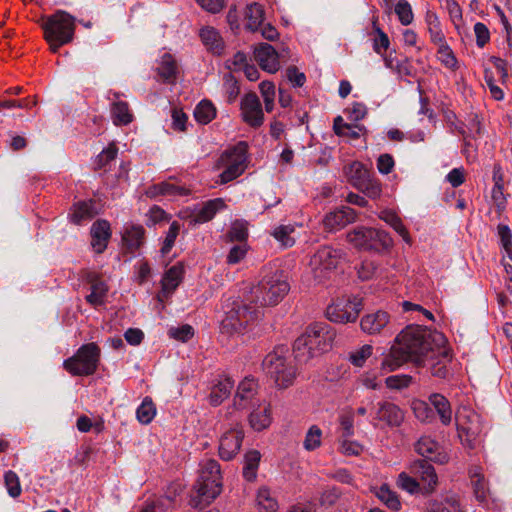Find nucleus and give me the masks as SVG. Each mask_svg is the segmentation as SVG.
Segmentation results:
<instances>
[{
    "instance_id": "nucleus-1",
    "label": "nucleus",
    "mask_w": 512,
    "mask_h": 512,
    "mask_svg": "<svg viewBox=\"0 0 512 512\" xmlns=\"http://www.w3.org/2000/svg\"><path fill=\"white\" fill-rule=\"evenodd\" d=\"M439 342H444L443 334L433 336L422 326H407L397 335L388 353L384 354L381 369L395 371L408 362L420 367L426 363L427 357H433Z\"/></svg>"
},
{
    "instance_id": "nucleus-2",
    "label": "nucleus",
    "mask_w": 512,
    "mask_h": 512,
    "mask_svg": "<svg viewBox=\"0 0 512 512\" xmlns=\"http://www.w3.org/2000/svg\"><path fill=\"white\" fill-rule=\"evenodd\" d=\"M290 285L284 272L276 267L264 266L261 280L253 286L248 300L260 307L274 306L287 295Z\"/></svg>"
},
{
    "instance_id": "nucleus-3",
    "label": "nucleus",
    "mask_w": 512,
    "mask_h": 512,
    "mask_svg": "<svg viewBox=\"0 0 512 512\" xmlns=\"http://www.w3.org/2000/svg\"><path fill=\"white\" fill-rule=\"evenodd\" d=\"M222 491V475L219 463L214 459L206 460L200 470L199 477L193 486L189 505L203 508L210 504Z\"/></svg>"
},
{
    "instance_id": "nucleus-4",
    "label": "nucleus",
    "mask_w": 512,
    "mask_h": 512,
    "mask_svg": "<svg viewBox=\"0 0 512 512\" xmlns=\"http://www.w3.org/2000/svg\"><path fill=\"white\" fill-rule=\"evenodd\" d=\"M346 240L359 251L382 253L389 250L393 240L389 233L372 227L356 226L346 233Z\"/></svg>"
},
{
    "instance_id": "nucleus-5",
    "label": "nucleus",
    "mask_w": 512,
    "mask_h": 512,
    "mask_svg": "<svg viewBox=\"0 0 512 512\" xmlns=\"http://www.w3.org/2000/svg\"><path fill=\"white\" fill-rule=\"evenodd\" d=\"M101 350L94 343L83 344L76 353L64 360L63 367L73 376H89L96 372Z\"/></svg>"
},
{
    "instance_id": "nucleus-6",
    "label": "nucleus",
    "mask_w": 512,
    "mask_h": 512,
    "mask_svg": "<svg viewBox=\"0 0 512 512\" xmlns=\"http://www.w3.org/2000/svg\"><path fill=\"white\" fill-rule=\"evenodd\" d=\"M263 367L278 388L291 386L296 378L297 371L293 363L276 352L269 353L264 358Z\"/></svg>"
},
{
    "instance_id": "nucleus-7",
    "label": "nucleus",
    "mask_w": 512,
    "mask_h": 512,
    "mask_svg": "<svg viewBox=\"0 0 512 512\" xmlns=\"http://www.w3.org/2000/svg\"><path fill=\"white\" fill-rule=\"evenodd\" d=\"M260 310L250 304L233 302L225 317L221 321V330L226 333H240L245 327L257 320Z\"/></svg>"
},
{
    "instance_id": "nucleus-8",
    "label": "nucleus",
    "mask_w": 512,
    "mask_h": 512,
    "mask_svg": "<svg viewBox=\"0 0 512 512\" xmlns=\"http://www.w3.org/2000/svg\"><path fill=\"white\" fill-rule=\"evenodd\" d=\"M46 41L61 39L60 44H67L73 40L75 24L74 17L63 10H58L47 17L42 24Z\"/></svg>"
},
{
    "instance_id": "nucleus-9",
    "label": "nucleus",
    "mask_w": 512,
    "mask_h": 512,
    "mask_svg": "<svg viewBox=\"0 0 512 512\" xmlns=\"http://www.w3.org/2000/svg\"><path fill=\"white\" fill-rule=\"evenodd\" d=\"M346 253L343 249L323 246L310 259V267L314 278L321 282L328 277V274L334 270L338 264L345 258Z\"/></svg>"
},
{
    "instance_id": "nucleus-10",
    "label": "nucleus",
    "mask_w": 512,
    "mask_h": 512,
    "mask_svg": "<svg viewBox=\"0 0 512 512\" xmlns=\"http://www.w3.org/2000/svg\"><path fill=\"white\" fill-rule=\"evenodd\" d=\"M246 159L245 142H240L225 151L220 157V163L225 166L224 171L219 175L220 183L226 184L242 175L246 169Z\"/></svg>"
},
{
    "instance_id": "nucleus-11",
    "label": "nucleus",
    "mask_w": 512,
    "mask_h": 512,
    "mask_svg": "<svg viewBox=\"0 0 512 512\" xmlns=\"http://www.w3.org/2000/svg\"><path fill=\"white\" fill-rule=\"evenodd\" d=\"M361 310L360 298H341L326 308V317L331 322L345 324L356 321Z\"/></svg>"
},
{
    "instance_id": "nucleus-12",
    "label": "nucleus",
    "mask_w": 512,
    "mask_h": 512,
    "mask_svg": "<svg viewBox=\"0 0 512 512\" xmlns=\"http://www.w3.org/2000/svg\"><path fill=\"white\" fill-rule=\"evenodd\" d=\"M303 335L308 338L306 340L311 350L318 356L331 349L336 332L325 322H315L307 326Z\"/></svg>"
},
{
    "instance_id": "nucleus-13",
    "label": "nucleus",
    "mask_w": 512,
    "mask_h": 512,
    "mask_svg": "<svg viewBox=\"0 0 512 512\" xmlns=\"http://www.w3.org/2000/svg\"><path fill=\"white\" fill-rule=\"evenodd\" d=\"M241 114L243 121L253 128H258L263 124L262 105L255 93H248L242 98Z\"/></svg>"
},
{
    "instance_id": "nucleus-14",
    "label": "nucleus",
    "mask_w": 512,
    "mask_h": 512,
    "mask_svg": "<svg viewBox=\"0 0 512 512\" xmlns=\"http://www.w3.org/2000/svg\"><path fill=\"white\" fill-rule=\"evenodd\" d=\"M373 409L374 419L384 422L389 427H399L404 421V411L393 402L379 401Z\"/></svg>"
},
{
    "instance_id": "nucleus-15",
    "label": "nucleus",
    "mask_w": 512,
    "mask_h": 512,
    "mask_svg": "<svg viewBox=\"0 0 512 512\" xmlns=\"http://www.w3.org/2000/svg\"><path fill=\"white\" fill-rule=\"evenodd\" d=\"M244 439L242 429L234 428L224 433L219 441V456L224 461L233 459L239 452Z\"/></svg>"
},
{
    "instance_id": "nucleus-16",
    "label": "nucleus",
    "mask_w": 512,
    "mask_h": 512,
    "mask_svg": "<svg viewBox=\"0 0 512 512\" xmlns=\"http://www.w3.org/2000/svg\"><path fill=\"white\" fill-rule=\"evenodd\" d=\"M428 358L429 359H427L426 363L420 367H427L433 377H437L439 379H446L449 377L450 371L447 364L450 361L451 356L448 349L437 345L433 357L429 356Z\"/></svg>"
},
{
    "instance_id": "nucleus-17",
    "label": "nucleus",
    "mask_w": 512,
    "mask_h": 512,
    "mask_svg": "<svg viewBox=\"0 0 512 512\" xmlns=\"http://www.w3.org/2000/svg\"><path fill=\"white\" fill-rule=\"evenodd\" d=\"M258 383L254 378H245L238 385L233 405L238 410L247 409L255 405Z\"/></svg>"
},
{
    "instance_id": "nucleus-18",
    "label": "nucleus",
    "mask_w": 512,
    "mask_h": 512,
    "mask_svg": "<svg viewBox=\"0 0 512 512\" xmlns=\"http://www.w3.org/2000/svg\"><path fill=\"white\" fill-rule=\"evenodd\" d=\"M357 213L348 206H343L328 214L323 219L325 229L335 231L344 228L356 220Z\"/></svg>"
},
{
    "instance_id": "nucleus-19",
    "label": "nucleus",
    "mask_w": 512,
    "mask_h": 512,
    "mask_svg": "<svg viewBox=\"0 0 512 512\" xmlns=\"http://www.w3.org/2000/svg\"><path fill=\"white\" fill-rule=\"evenodd\" d=\"M430 461L431 460L427 459H418L413 461L410 465V472L420 478L427 492H432L438 481L437 474Z\"/></svg>"
},
{
    "instance_id": "nucleus-20",
    "label": "nucleus",
    "mask_w": 512,
    "mask_h": 512,
    "mask_svg": "<svg viewBox=\"0 0 512 512\" xmlns=\"http://www.w3.org/2000/svg\"><path fill=\"white\" fill-rule=\"evenodd\" d=\"M255 60L268 73H276L280 68L278 53L268 43L259 44L254 50Z\"/></svg>"
},
{
    "instance_id": "nucleus-21",
    "label": "nucleus",
    "mask_w": 512,
    "mask_h": 512,
    "mask_svg": "<svg viewBox=\"0 0 512 512\" xmlns=\"http://www.w3.org/2000/svg\"><path fill=\"white\" fill-rule=\"evenodd\" d=\"M90 234L93 250L98 254L103 253L111 237L110 223L103 219L95 221L91 226Z\"/></svg>"
},
{
    "instance_id": "nucleus-22",
    "label": "nucleus",
    "mask_w": 512,
    "mask_h": 512,
    "mask_svg": "<svg viewBox=\"0 0 512 512\" xmlns=\"http://www.w3.org/2000/svg\"><path fill=\"white\" fill-rule=\"evenodd\" d=\"M390 316L387 312L379 310L377 312L365 315L360 322L364 333L374 335L379 334L389 323Z\"/></svg>"
},
{
    "instance_id": "nucleus-23",
    "label": "nucleus",
    "mask_w": 512,
    "mask_h": 512,
    "mask_svg": "<svg viewBox=\"0 0 512 512\" xmlns=\"http://www.w3.org/2000/svg\"><path fill=\"white\" fill-rule=\"evenodd\" d=\"M184 272V265L181 262L176 263L165 272L161 280V293L164 297H169L177 289L183 280Z\"/></svg>"
},
{
    "instance_id": "nucleus-24",
    "label": "nucleus",
    "mask_w": 512,
    "mask_h": 512,
    "mask_svg": "<svg viewBox=\"0 0 512 512\" xmlns=\"http://www.w3.org/2000/svg\"><path fill=\"white\" fill-rule=\"evenodd\" d=\"M226 207L222 198H215L203 204V206L193 215L191 223H205L213 219L216 213Z\"/></svg>"
},
{
    "instance_id": "nucleus-25",
    "label": "nucleus",
    "mask_w": 512,
    "mask_h": 512,
    "mask_svg": "<svg viewBox=\"0 0 512 512\" xmlns=\"http://www.w3.org/2000/svg\"><path fill=\"white\" fill-rule=\"evenodd\" d=\"M145 229L141 225H128L123 233L122 240L126 249L134 253L144 243Z\"/></svg>"
},
{
    "instance_id": "nucleus-26",
    "label": "nucleus",
    "mask_w": 512,
    "mask_h": 512,
    "mask_svg": "<svg viewBox=\"0 0 512 512\" xmlns=\"http://www.w3.org/2000/svg\"><path fill=\"white\" fill-rule=\"evenodd\" d=\"M234 382L228 378L223 377L215 381L211 387L209 395V402L212 406L220 405L225 399H227L233 389Z\"/></svg>"
},
{
    "instance_id": "nucleus-27",
    "label": "nucleus",
    "mask_w": 512,
    "mask_h": 512,
    "mask_svg": "<svg viewBox=\"0 0 512 512\" xmlns=\"http://www.w3.org/2000/svg\"><path fill=\"white\" fill-rule=\"evenodd\" d=\"M344 173L348 182L358 189L371 176V173L363 163L354 161L344 167Z\"/></svg>"
},
{
    "instance_id": "nucleus-28",
    "label": "nucleus",
    "mask_w": 512,
    "mask_h": 512,
    "mask_svg": "<svg viewBox=\"0 0 512 512\" xmlns=\"http://www.w3.org/2000/svg\"><path fill=\"white\" fill-rule=\"evenodd\" d=\"M98 212L95 208V201H79L73 205L70 219L74 224H81L83 221L92 219Z\"/></svg>"
},
{
    "instance_id": "nucleus-29",
    "label": "nucleus",
    "mask_w": 512,
    "mask_h": 512,
    "mask_svg": "<svg viewBox=\"0 0 512 512\" xmlns=\"http://www.w3.org/2000/svg\"><path fill=\"white\" fill-rule=\"evenodd\" d=\"M429 402L439 415L440 421L444 426H448L452 421V408L449 400L442 394L433 393L429 396Z\"/></svg>"
},
{
    "instance_id": "nucleus-30",
    "label": "nucleus",
    "mask_w": 512,
    "mask_h": 512,
    "mask_svg": "<svg viewBox=\"0 0 512 512\" xmlns=\"http://www.w3.org/2000/svg\"><path fill=\"white\" fill-rule=\"evenodd\" d=\"M158 76L165 83H174L177 74V63L170 53H164L156 68Z\"/></svg>"
},
{
    "instance_id": "nucleus-31",
    "label": "nucleus",
    "mask_w": 512,
    "mask_h": 512,
    "mask_svg": "<svg viewBox=\"0 0 512 512\" xmlns=\"http://www.w3.org/2000/svg\"><path fill=\"white\" fill-rule=\"evenodd\" d=\"M469 475L475 498L481 503L485 502L489 488L484 475L481 473V469L479 467H473L469 470Z\"/></svg>"
},
{
    "instance_id": "nucleus-32",
    "label": "nucleus",
    "mask_w": 512,
    "mask_h": 512,
    "mask_svg": "<svg viewBox=\"0 0 512 512\" xmlns=\"http://www.w3.org/2000/svg\"><path fill=\"white\" fill-rule=\"evenodd\" d=\"M200 38L203 44L212 53L220 55L224 50V42L219 32L212 27H205L200 31Z\"/></svg>"
},
{
    "instance_id": "nucleus-33",
    "label": "nucleus",
    "mask_w": 512,
    "mask_h": 512,
    "mask_svg": "<svg viewBox=\"0 0 512 512\" xmlns=\"http://www.w3.org/2000/svg\"><path fill=\"white\" fill-rule=\"evenodd\" d=\"M272 422L271 407L269 405L253 410L249 415V423L255 431L267 429Z\"/></svg>"
},
{
    "instance_id": "nucleus-34",
    "label": "nucleus",
    "mask_w": 512,
    "mask_h": 512,
    "mask_svg": "<svg viewBox=\"0 0 512 512\" xmlns=\"http://www.w3.org/2000/svg\"><path fill=\"white\" fill-rule=\"evenodd\" d=\"M439 448V444L427 436L421 437L415 444L416 452L431 461H441L440 454L437 453Z\"/></svg>"
},
{
    "instance_id": "nucleus-35",
    "label": "nucleus",
    "mask_w": 512,
    "mask_h": 512,
    "mask_svg": "<svg viewBox=\"0 0 512 512\" xmlns=\"http://www.w3.org/2000/svg\"><path fill=\"white\" fill-rule=\"evenodd\" d=\"M264 8L259 3H252L247 6L245 16L248 20L246 28L252 32L257 31L264 21Z\"/></svg>"
},
{
    "instance_id": "nucleus-36",
    "label": "nucleus",
    "mask_w": 512,
    "mask_h": 512,
    "mask_svg": "<svg viewBox=\"0 0 512 512\" xmlns=\"http://www.w3.org/2000/svg\"><path fill=\"white\" fill-rule=\"evenodd\" d=\"M379 218L390 225L405 242H410L409 233L406 227L404 226L401 218L394 211L385 209L380 212Z\"/></svg>"
},
{
    "instance_id": "nucleus-37",
    "label": "nucleus",
    "mask_w": 512,
    "mask_h": 512,
    "mask_svg": "<svg viewBox=\"0 0 512 512\" xmlns=\"http://www.w3.org/2000/svg\"><path fill=\"white\" fill-rule=\"evenodd\" d=\"M118 154V148L115 143H111L95 159L94 169L107 172L111 169L112 163Z\"/></svg>"
},
{
    "instance_id": "nucleus-38",
    "label": "nucleus",
    "mask_w": 512,
    "mask_h": 512,
    "mask_svg": "<svg viewBox=\"0 0 512 512\" xmlns=\"http://www.w3.org/2000/svg\"><path fill=\"white\" fill-rule=\"evenodd\" d=\"M261 454L257 450H250L244 455L243 476L248 481L256 479Z\"/></svg>"
},
{
    "instance_id": "nucleus-39",
    "label": "nucleus",
    "mask_w": 512,
    "mask_h": 512,
    "mask_svg": "<svg viewBox=\"0 0 512 512\" xmlns=\"http://www.w3.org/2000/svg\"><path fill=\"white\" fill-rule=\"evenodd\" d=\"M307 337H304V335H300L293 344V352L295 359L299 363H306L310 359L316 357L315 352L311 350V346L307 342Z\"/></svg>"
},
{
    "instance_id": "nucleus-40",
    "label": "nucleus",
    "mask_w": 512,
    "mask_h": 512,
    "mask_svg": "<svg viewBox=\"0 0 512 512\" xmlns=\"http://www.w3.org/2000/svg\"><path fill=\"white\" fill-rule=\"evenodd\" d=\"M377 498L383 502L389 509L398 511L401 503L396 492L392 491L387 484L381 485L375 492Z\"/></svg>"
},
{
    "instance_id": "nucleus-41",
    "label": "nucleus",
    "mask_w": 512,
    "mask_h": 512,
    "mask_svg": "<svg viewBox=\"0 0 512 512\" xmlns=\"http://www.w3.org/2000/svg\"><path fill=\"white\" fill-rule=\"evenodd\" d=\"M411 408L415 417L423 423H433L435 420L434 410L423 400H413Z\"/></svg>"
},
{
    "instance_id": "nucleus-42",
    "label": "nucleus",
    "mask_w": 512,
    "mask_h": 512,
    "mask_svg": "<svg viewBox=\"0 0 512 512\" xmlns=\"http://www.w3.org/2000/svg\"><path fill=\"white\" fill-rule=\"evenodd\" d=\"M194 117L200 124H208L216 117V109L208 100H202L194 110Z\"/></svg>"
},
{
    "instance_id": "nucleus-43",
    "label": "nucleus",
    "mask_w": 512,
    "mask_h": 512,
    "mask_svg": "<svg viewBox=\"0 0 512 512\" xmlns=\"http://www.w3.org/2000/svg\"><path fill=\"white\" fill-rule=\"evenodd\" d=\"M295 232V227L291 224L278 225L276 226L271 235L281 244L283 247H292L295 244V239L292 234Z\"/></svg>"
},
{
    "instance_id": "nucleus-44",
    "label": "nucleus",
    "mask_w": 512,
    "mask_h": 512,
    "mask_svg": "<svg viewBox=\"0 0 512 512\" xmlns=\"http://www.w3.org/2000/svg\"><path fill=\"white\" fill-rule=\"evenodd\" d=\"M111 114L115 125H127L132 122V114L126 102L118 101L113 103Z\"/></svg>"
},
{
    "instance_id": "nucleus-45",
    "label": "nucleus",
    "mask_w": 512,
    "mask_h": 512,
    "mask_svg": "<svg viewBox=\"0 0 512 512\" xmlns=\"http://www.w3.org/2000/svg\"><path fill=\"white\" fill-rule=\"evenodd\" d=\"M156 415V407L150 397H145L136 410V417L142 424H149Z\"/></svg>"
},
{
    "instance_id": "nucleus-46",
    "label": "nucleus",
    "mask_w": 512,
    "mask_h": 512,
    "mask_svg": "<svg viewBox=\"0 0 512 512\" xmlns=\"http://www.w3.org/2000/svg\"><path fill=\"white\" fill-rule=\"evenodd\" d=\"M107 292L108 286L104 281L96 282L91 286V293L85 299L94 307L101 306L105 303Z\"/></svg>"
},
{
    "instance_id": "nucleus-47",
    "label": "nucleus",
    "mask_w": 512,
    "mask_h": 512,
    "mask_svg": "<svg viewBox=\"0 0 512 512\" xmlns=\"http://www.w3.org/2000/svg\"><path fill=\"white\" fill-rule=\"evenodd\" d=\"M377 17H373L372 25L377 37L373 39V50L382 55L389 48L390 41L388 35L378 26Z\"/></svg>"
},
{
    "instance_id": "nucleus-48",
    "label": "nucleus",
    "mask_w": 512,
    "mask_h": 512,
    "mask_svg": "<svg viewBox=\"0 0 512 512\" xmlns=\"http://www.w3.org/2000/svg\"><path fill=\"white\" fill-rule=\"evenodd\" d=\"M257 503L260 509L265 512H276L278 509L277 501L271 496L268 488H261L257 494Z\"/></svg>"
},
{
    "instance_id": "nucleus-49",
    "label": "nucleus",
    "mask_w": 512,
    "mask_h": 512,
    "mask_svg": "<svg viewBox=\"0 0 512 512\" xmlns=\"http://www.w3.org/2000/svg\"><path fill=\"white\" fill-rule=\"evenodd\" d=\"M358 190L371 199H377L381 196L382 186L380 181L371 174V176L363 183V186L359 187Z\"/></svg>"
},
{
    "instance_id": "nucleus-50",
    "label": "nucleus",
    "mask_w": 512,
    "mask_h": 512,
    "mask_svg": "<svg viewBox=\"0 0 512 512\" xmlns=\"http://www.w3.org/2000/svg\"><path fill=\"white\" fill-rule=\"evenodd\" d=\"M373 347L369 344H365L362 347L351 351L348 359L356 367H362L366 360L372 355Z\"/></svg>"
},
{
    "instance_id": "nucleus-51",
    "label": "nucleus",
    "mask_w": 512,
    "mask_h": 512,
    "mask_svg": "<svg viewBox=\"0 0 512 512\" xmlns=\"http://www.w3.org/2000/svg\"><path fill=\"white\" fill-rule=\"evenodd\" d=\"M322 431L321 429L313 425L309 428L306 433L303 446L307 451H313L321 445Z\"/></svg>"
},
{
    "instance_id": "nucleus-52",
    "label": "nucleus",
    "mask_w": 512,
    "mask_h": 512,
    "mask_svg": "<svg viewBox=\"0 0 512 512\" xmlns=\"http://www.w3.org/2000/svg\"><path fill=\"white\" fill-rule=\"evenodd\" d=\"M438 54H439V60L445 67H447L453 71L458 68L457 58L455 57L452 49L449 47V45L447 43L441 44L439 46Z\"/></svg>"
},
{
    "instance_id": "nucleus-53",
    "label": "nucleus",
    "mask_w": 512,
    "mask_h": 512,
    "mask_svg": "<svg viewBox=\"0 0 512 512\" xmlns=\"http://www.w3.org/2000/svg\"><path fill=\"white\" fill-rule=\"evenodd\" d=\"M395 13L402 25H409L413 21V11L407 0H399L395 6Z\"/></svg>"
},
{
    "instance_id": "nucleus-54",
    "label": "nucleus",
    "mask_w": 512,
    "mask_h": 512,
    "mask_svg": "<svg viewBox=\"0 0 512 512\" xmlns=\"http://www.w3.org/2000/svg\"><path fill=\"white\" fill-rule=\"evenodd\" d=\"M230 241H237L239 243H246L248 237V229L245 222L236 221L232 224L231 228L227 233Z\"/></svg>"
},
{
    "instance_id": "nucleus-55",
    "label": "nucleus",
    "mask_w": 512,
    "mask_h": 512,
    "mask_svg": "<svg viewBox=\"0 0 512 512\" xmlns=\"http://www.w3.org/2000/svg\"><path fill=\"white\" fill-rule=\"evenodd\" d=\"M180 228H181V225L177 221H173L170 224V227H169L168 232H167V234L165 236L163 245L161 247V253L163 255H166V254H168L171 251L172 247L175 244V240H176V238H177V236L179 234Z\"/></svg>"
},
{
    "instance_id": "nucleus-56",
    "label": "nucleus",
    "mask_w": 512,
    "mask_h": 512,
    "mask_svg": "<svg viewBox=\"0 0 512 512\" xmlns=\"http://www.w3.org/2000/svg\"><path fill=\"white\" fill-rule=\"evenodd\" d=\"M4 482H5V486L7 488V492L11 497L16 498V497L20 496L22 489H21L19 477L15 472H13V471L6 472L4 475Z\"/></svg>"
},
{
    "instance_id": "nucleus-57",
    "label": "nucleus",
    "mask_w": 512,
    "mask_h": 512,
    "mask_svg": "<svg viewBox=\"0 0 512 512\" xmlns=\"http://www.w3.org/2000/svg\"><path fill=\"white\" fill-rule=\"evenodd\" d=\"M248 252L247 243H239L231 247L226 262L230 265H234L242 261Z\"/></svg>"
},
{
    "instance_id": "nucleus-58",
    "label": "nucleus",
    "mask_w": 512,
    "mask_h": 512,
    "mask_svg": "<svg viewBox=\"0 0 512 512\" xmlns=\"http://www.w3.org/2000/svg\"><path fill=\"white\" fill-rule=\"evenodd\" d=\"M168 335L173 339L186 342L194 336V329L191 325L184 324L180 327H171Z\"/></svg>"
},
{
    "instance_id": "nucleus-59",
    "label": "nucleus",
    "mask_w": 512,
    "mask_h": 512,
    "mask_svg": "<svg viewBox=\"0 0 512 512\" xmlns=\"http://www.w3.org/2000/svg\"><path fill=\"white\" fill-rule=\"evenodd\" d=\"M386 386L390 389H404L409 387L412 383V377L410 375H392L385 379Z\"/></svg>"
},
{
    "instance_id": "nucleus-60",
    "label": "nucleus",
    "mask_w": 512,
    "mask_h": 512,
    "mask_svg": "<svg viewBox=\"0 0 512 512\" xmlns=\"http://www.w3.org/2000/svg\"><path fill=\"white\" fill-rule=\"evenodd\" d=\"M474 33L478 47L483 48L490 41V32L484 23L477 22L474 25Z\"/></svg>"
},
{
    "instance_id": "nucleus-61",
    "label": "nucleus",
    "mask_w": 512,
    "mask_h": 512,
    "mask_svg": "<svg viewBox=\"0 0 512 512\" xmlns=\"http://www.w3.org/2000/svg\"><path fill=\"white\" fill-rule=\"evenodd\" d=\"M397 484L401 489L406 490L409 493H414L419 488L417 480L405 472L399 474Z\"/></svg>"
},
{
    "instance_id": "nucleus-62",
    "label": "nucleus",
    "mask_w": 512,
    "mask_h": 512,
    "mask_svg": "<svg viewBox=\"0 0 512 512\" xmlns=\"http://www.w3.org/2000/svg\"><path fill=\"white\" fill-rule=\"evenodd\" d=\"M395 162L391 154H381L377 159V169L381 174L387 175L392 172Z\"/></svg>"
},
{
    "instance_id": "nucleus-63",
    "label": "nucleus",
    "mask_w": 512,
    "mask_h": 512,
    "mask_svg": "<svg viewBox=\"0 0 512 512\" xmlns=\"http://www.w3.org/2000/svg\"><path fill=\"white\" fill-rule=\"evenodd\" d=\"M188 116L181 109L172 110V128L176 131H185Z\"/></svg>"
},
{
    "instance_id": "nucleus-64",
    "label": "nucleus",
    "mask_w": 512,
    "mask_h": 512,
    "mask_svg": "<svg viewBox=\"0 0 512 512\" xmlns=\"http://www.w3.org/2000/svg\"><path fill=\"white\" fill-rule=\"evenodd\" d=\"M247 64L246 54L240 51L235 53L232 59L226 61V67L232 71L242 70Z\"/></svg>"
}]
</instances>
